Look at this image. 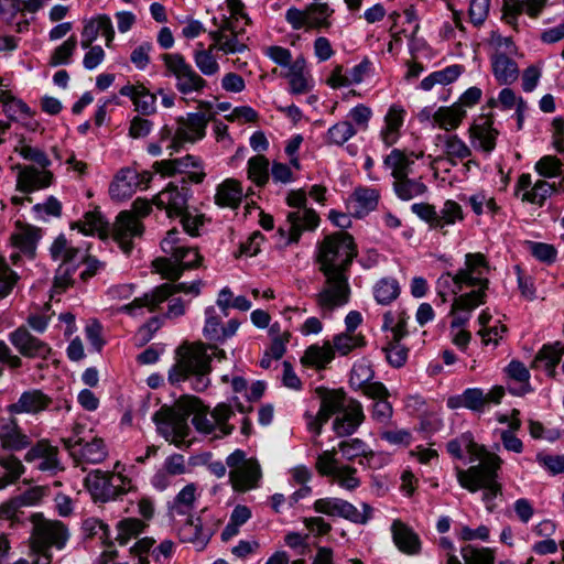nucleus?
<instances>
[{
	"mask_svg": "<svg viewBox=\"0 0 564 564\" xmlns=\"http://www.w3.org/2000/svg\"><path fill=\"white\" fill-rule=\"evenodd\" d=\"M463 449L470 455V462L478 460L479 463L466 470L457 469V480L463 488L470 492L482 489V500L487 509L492 511L495 508L492 501L501 494V486L497 481V471L502 460L498 455L487 452L484 446L476 444L470 433H464L447 443L448 453L456 458L463 457Z\"/></svg>",
	"mask_w": 564,
	"mask_h": 564,
	"instance_id": "3",
	"label": "nucleus"
},
{
	"mask_svg": "<svg viewBox=\"0 0 564 564\" xmlns=\"http://www.w3.org/2000/svg\"><path fill=\"white\" fill-rule=\"evenodd\" d=\"M373 370L366 360L356 362L350 372L349 383L355 390H361L367 397H382L387 388L381 382H371Z\"/></svg>",
	"mask_w": 564,
	"mask_h": 564,
	"instance_id": "28",
	"label": "nucleus"
},
{
	"mask_svg": "<svg viewBox=\"0 0 564 564\" xmlns=\"http://www.w3.org/2000/svg\"><path fill=\"white\" fill-rule=\"evenodd\" d=\"M335 357L334 349L329 341H325L322 346L311 345L306 348L301 362L316 369H324Z\"/></svg>",
	"mask_w": 564,
	"mask_h": 564,
	"instance_id": "46",
	"label": "nucleus"
},
{
	"mask_svg": "<svg viewBox=\"0 0 564 564\" xmlns=\"http://www.w3.org/2000/svg\"><path fill=\"white\" fill-rule=\"evenodd\" d=\"M115 34L110 17L107 14H98L84 20L80 45L82 47H88L96 41L98 35H101L105 37L106 46L110 48L112 47Z\"/></svg>",
	"mask_w": 564,
	"mask_h": 564,
	"instance_id": "26",
	"label": "nucleus"
},
{
	"mask_svg": "<svg viewBox=\"0 0 564 564\" xmlns=\"http://www.w3.org/2000/svg\"><path fill=\"white\" fill-rule=\"evenodd\" d=\"M226 465L230 468L229 479L236 491L246 492L258 486L261 478L260 465L253 458H246L242 451L231 453Z\"/></svg>",
	"mask_w": 564,
	"mask_h": 564,
	"instance_id": "12",
	"label": "nucleus"
},
{
	"mask_svg": "<svg viewBox=\"0 0 564 564\" xmlns=\"http://www.w3.org/2000/svg\"><path fill=\"white\" fill-rule=\"evenodd\" d=\"M364 345L365 341L361 336L346 332L334 337L332 347L334 352L337 351L341 356H346L355 348L361 347Z\"/></svg>",
	"mask_w": 564,
	"mask_h": 564,
	"instance_id": "62",
	"label": "nucleus"
},
{
	"mask_svg": "<svg viewBox=\"0 0 564 564\" xmlns=\"http://www.w3.org/2000/svg\"><path fill=\"white\" fill-rule=\"evenodd\" d=\"M243 197L241 183L234 178H227L218 185L215 194V203L220 207L237 208Z\"/></svg>",
	"mask_w": 564,
	"mask_h": 564,
	"instance_id": "43",
	"label": "nucleus"
},
{
	"mask_svg": "<svg viewBox=\"0 0 564 564\" xmlns=\"http://www.w3.org/2000/svg\"><path fill=\"white\" fill-rule=\"evenodd\" d=\"M465 117L466 109H462L459 105L440 107L433 112V126L445 131H453L460 126Z\"/></svg>",
	"mask_w": 564,
	"mask_h": 564,
	"instance_id": "42",
	"label": "nucleus"
},
{
	"mask_svg": "<svg viewBox=\"0 0 564 564\" xmlns=\"http://www.w3.org/2000/svg\"><path fill=\"white\" fill-rule=\"evenodd\" d=\"M400 294V285L395 279L383 278L373 286L376 301L381 305H388Z\"/></svg>",
	"mask_w": 564,
	"mask_h": 564,
	"instance_id": "54",
	"label": "nucleus"
},
{
	"mask_svg": "<svg viewBox=\"0 0 564 564\" xmlns=\"http://www.w3.org/2000/svg\"><path fill=\"white\" fill-rule=\"evenodd\" d=\"M214 51H216V48H212V44L208 48H205L203 43H198L194 51L193 58L195 65L205 76H214L219 72L220 67L214 55Z\"/></svg>",
	"mask_w": 564,
	"mask_h": 564,
	"instance_id": "49",
	"label": "nucleus"
},
{
	"mask_svg": "<svg viewBox=\"0 0 564 564\" xmlns=\"http://www.w3.org/2000/svg\"><path fill=\"white\" fill-rule=\"evenodd\" d=\"M555 191L554 184L544 180H538L530 191L522 194L521 199L541 206Z\"/></svg>",
	"mask_w": 564,
	"mask_h": 564,
	"instance_id": "58",
	"label": "nucleus"
},
{
	"mask_svg": "<svg viewBox=\"0 0 564 564\" xmlns=\"http://www.w3.org/2000/svg\"><path fill=\"white\" fill-rule=\"evenodd\" d=\"M77 47V40L74 35L57 46L50 57L51 66L65 65L70 62V57Z\"/></svg>",
	"mask_w": 564,
	"mask_h": 564,
	"instance_id": "63",
	"label": "nucleus"
},
{
	"mask_svg": "<svg viewBox=\"0 0 564 564\" xmlns=\"http://www.w3.org/2000/svg\"><path fill=\"white\" fill-rule=\"evenodd\" d=\"M448 406L452 409L463 406L471 411L480 412L486 406V397L481 389H467L460 397L451 399L448 401Z\"/></svg>",
	"mask_w": 564,
	"mask_h": 564,
	"instance_id": "51",
	"label": "nucleus"
},
{
	"mask_svg": "<svg viewBox=\"0 0 564 564\" xmlns=\"http://www.w3.org/2000/svg\"><path fill=\"white\" fill-rule=\"evenodd\" d=\"M289 224L288 232L283 228H279L278 232L286 236L285 245L299 242L304 231H313L319 225V216L313 208H300L292 210L286 215Z\"/></svg>",
	"mask_w": 564,
	"mask_h": 564,
	"instance_id": "19",
	"label": "nucleus"
},
{
	"mask_svg": "<svg viewBox=\"0 0 564 564\" xmlns=\"http://www.w3.org/2000/svg\"><path fill=\"white\" fill-rule=\"evenodd\" d=\"M158 433L176 447L186 443L189 434V426L185 415H181L171 409H161L153 415Z\"/></svg>",
	"mask_w": 564,
	"mask_h": 564,
	"instance_id": "17",
	"label": "nucleus"
},
{
	"mask_svg": "<svg viewBox=\"0 0 564 564\" xmlns=\"http://www.w3.org/2000/svg\"><path fill=\"white\" fill-rule=\"evenodd\" d=\"M338 451L347 460H352L357 457H372L373 452L369 449L364 441L360 438H350L343 441L338 444Z\"/></svg>",
	"mask_w": 564,
	"mask_h": 564,
	"instance_id": "59",
	"label": "nucleus"
},
{
	"mask_svg": "<svg viewBox=\"0 0 564 564\" xmlns=\"http://www.w3.org/2000/svg\"><path fill=\"white\" fill-rule=\"evenodd\" d=\"M348 401L349 399L346 398L341 390L326 391L322 395L321 409L318 411L321 423L317 426V434L321 433L323 424L326 423L333 414H338Z\"/></svg>",
	"mask_w": 564,
	"mask_h": 564,
	"instance_id": "39",
	"label": "nucleus"
},
{
	"mask_svg": "<svg viewBox=\"0 0 564 564\" xmlns=\"http://www.w3.org/2000/svg\"><path fill=\"white\" fill-rule=\"evenodd\" d=\"M213 24L215 30L209 31L212 39V48L223 52L224 54H237L247 51L248 45L243 40L245 30L238 29L237 24H232V19L223 15L220 19L214 18Z\"/></svg>",
	"mask_w": 564,
	"mask_h": 564,
	"instance_id": "15",
	"label": "nucleus"
},
{
	"mask_svg": "<svg viewBox=\"0 0 564 564\" xmlns=\"http://www.w3.org/2000/svg\"><path fill=\"white\" fill-rule=\"evenodd\" d=\"M213 535L212 528H206L202 518L189 519L180 529V536L182 541L195 544L198 547H204Z\"/></svg>",
	"mask_w": 564,
	"mask_h": 564,
	"instance_id": "44",
	"label": "nucleus"
},
{
	"mask_svg": "<svg viewBox=\"0 0 564 564\" xmlns=\"http://www.w3.org/2000/svg\"><path fill=\"white\" fill-rule=\"evenodd\" d=\"M158 208L165 209L169 217H178L187 209V191L170 183L154 198Z\"/></svg>",
	"mask_w": 564,
	"mask_h": 564,
	"instance_id": "31",
	"label": "nucleus"
},
{
	"mask_svg": "<svg viewBox=\"0 0 564 564\" xmlns=\"http://www.w3.org/2000/svg\"><path fill=\"white\" fill-rule=\"evenodd\" d=\"M423 151H405L401 149H393L383 159V165L391 171V176L397 180L408 176L412 172L414 161L423 158Z\"/></svg>",
	"mask_w": 564,
	"mask_h": 564,
	"instance_id": "34",
	"label": "nucleus"
},
{
	"mask_svg": "<svg viewBox=\"0 0 564 564\" xmlns=\"http://www.w3.org/2000/svg\"><path fill=\"white\" fill-rule=\"evenodd\" d=\"M393 188L402 200H410L426 193L427 186L421 178H410L409 175L394 180Z\"/></svg>",
	"mask_w": 564,
	"mask_h": 564,
	"instance_id": "48",
	"label": "nucleus"
},
{
	"mask_svg": "<svg viewBox=\"0 0 564 564\" xmlns=\"http://www.w3.org/2000/svg\"><path fill=\"white\" fill-rule=\"evenodd\" d=\"M50 256L59 264H78V259L83 258V251L74 247L64 235H59L50 247Z\"/></svg>",
	"mask_w": 564,
	"mask_h": 564,
	"instance_id": "41",
	"label": "nucleus"
},
{
	"mask_svg": "<svg viewBox=\"0 0 564 564\" xmlns=\"http://www.w3.org/2000/svg\"><path fill=\"white\" fill-rule=\"evenodd\" d=\"M41 237V229L18 223L11 235L12 247L17 250V252L11 254V261L17 264L21 256L33 259L36 252V245Z\"/></svg>",
	"mask_w": 564,
	"mask_h": 564,
	"instance_id": "23",
	"label": "nucleus"
},
{
	"mask_svg": "<svg viewBox=\"0 0 564 564\" xmlns=\"http://www.w3.org/2000/svg\"><path fill=\"white\" fill-rule=\"evenodd\" d=\"M176 165L180 174H186L188 180L195 184L202 183L206 176L203 161L194 155L188 154L177 159Z\"/></svg>",
	"mask_w": 564,
	"mask_h": 564,
	"instance_id": "53",
	"label": "nucleus"
},
{
	"mask_svg": "<svg viewBox=\"0 0 564 564\" xmlns=\"http://www.w3.org/2000/svg\"><path fill=\"white\" fill-rule=\"evenodd\" d=\"M72 229H78L84 235L97 234L101 239L109 235V225L98 210L87 212L83 219L70 225Z\"/></svg>",
	"mask_w": 564,
	"mask_h": 564,
	"instance_id": "45",
	"label": "nucleus"
},
{
	"mask_svg": "<svg viewBox=\"0 0 564 564\" xmlns=\"http://www.w3.org/2000/svg\"><path fill=\"white\" fill-rule=\"evenodd\" d=\"M564 354V345L554 343L552 345H544L535 355L532 367L543 369L547 376L554 377L556 373V366Z\"/></svg>",
	"mask_w": 564,
	"mask_h": 564,
	"instance_id": "38",
	"label": "nucleus"
},
{
	"mask_svg": "<svg viewBox=\"0 0 564 564\" xmlns=\"http://www.w3.org/2000/svg\"><path fill=\"white\" fill-rule=\"evenodd\" d=\"M52 404V398L40 389H29L23 391L18 400L7 406V412L11 415H37L48 409Z\"/></svg>",
	"mask_w": 564,
	"mask_h": 564,
	"instance_id": "24",
	"label": "nucleus"
},
{
	"mask_svg": "<svg viewBox=\"0 0 564 564\" xmlns=\"http://www.w3.org/2000/svg\"><path fill=\"white\" fill-rule=\"evenodd\" d=\"M361 507L362 511H359L349 501L336 497L317 499L313 506L317 513L344 518L356 524H366L372 518L373 509L366 502L361 503Z\"/></svg>",
	"mask_w": 564,
	"mask_h": 564,
	"instance_id": "16",
	"label": "nucleus"
},
{
	"mask_svg": "<svg viewBox=\"0 0 564 564\" xmlns=\"http://www.w3.org/2000/svg\"><path fill=\"white\" fill-rule=\"evenodd\" d=\"M62 442L77 466L100 464L108 456L104 440L93 435L90 431L87 435L85 427L79 424H76L72 435Z\"/></svg>",
	"mask_w": 564,
	"mask_h": 564,
	"instance_id": "9",
	"label": "nucleus"
},
{
	"mask_svg": "<svg viewBox=\"0 0 564 564\" xmlns=\"http://www.w3.org/2000/svg\"><path fill=\"white\" fill-rule=\"evenodd\" d=\"M391 535L398 550L406 555H417L421 552V539L406 523L395 519L391 523Z\"/></svg>",
	"mask_w": 564,
	"mask_h": 564,
	"instance_id": "33",
	"label": "nucleus"
},
{
	"mask_svg": "<svg viewBox=\"0 0 564 564\" xmlns=\"http://www.w3.org/2000/svg\"><path fill=\"white\" fill-rule=\"evenodd\" d=\"M177 354L178 359L169 372V380L172 383H178L189 379L192 388L197 392L206 390L210 383L213 357L218 359L226 357L223 349L200 341L181 346Z\"/></svg>",
	"mask_w": 564,
	"mask_h": 564,
	"instance_id": "4",
	"label": "nucleus"
},
{
	"mask_svg": "<svg viewBox=\"0 0 564 564\" xmlns=\"http://www.w3.org/2000/svg\"><path fill=\"white\" fill-rule=\"evenodd\" d=\"M111 234L121 250L129 254L133 248L132 240L143 234V225L131 212L123 210L117 216Z\"/></svg>",
	"mask_w": 564,
	"mask_h": 564,
	"instance_id": "20",
	"label": "nucleus"
},
{
	"mask_svg": "<svg viewBox=\"0 0 564 564\" xmlns=\"http://www.w3.org/2000/svg\"><path fill=\"white\" fill-rule=\"evenodd\" d=\"M357 133L350 121L344 120L333 124L326 132V143L343 145Z\"/></svg>",
	"mask_w": 564,
	"mask_h": 564,
	"instance_id": "56",
	"label": "nucleus"
},
{
	"mask_svg": "<svg viewBox=\"0 0 564 564\" xmlns=\"http://www.w3.org/2000/svg\"><path fill=\"white\" fill-rule=\"evenodd\" d=\"M490 62L494 76L500 85H510L518 79L519 68L510 56L492 54Z\"/></svg>",
	"mask_w": 564,
	"mask_h": 564,
	"instance_id": "40",
	"label": "nucleus"
},
{
	"mask_svg": "<svg viewBox=\"0 0 564 564\" xmlns=\"http://www.w3.org/2000/svg\"><path fill=\"white\" fill-rule=\"evenodd\" d=\"M282 76L288 79L289 90L293 95H303L313 88V79L304 56L296 57Z\"/></svg>",
	"mask_w": 564,
	"mask_h": 564,
	"instance_id": "32",
	"label": "nucleus"
},
{
	"mask_svg": "<svg viewBox=\"0 0 564 564\" xmlns=\"http://www.w3.org/2000/svg\"><path fill=\"white\" fill-rule=\"evenodd\" d=\"M489 270L482 253H467L464 268L456 274L444 273L436 281V292L441 303L447 302V293L457 294L465 288L474 289L455 297L452 304L451 313L454 315L452 329H457L453 333V343L460 349H465L470 341V333L460 327L469 319V313L485 303Z\"/></svg>",
	"mask_w": 564,
	"mask_h": 564,
	"instance_id": "1",
	"label": "nucleus"
},
{
	"mask_svg": "<svg viewBox=\"0 0 564 564\" xmlns=\"http://www.w3.org/2000/svg\"><path fill=\"white\" fill-rule=\"evenodd\" d=\"M162 251L169 257H161L153 261V268L164 279L176 281L184 270L199 265L202 257L196 248L189 247L182 238V232L171 229L161 241Z\"/></svg>",
	"mask_w": 564,
	"mask_h": 564,
	"instance_id": "5",
	"label": "nucleus"
},
{
	"mask_svg": "<svg viewBox=\"0 0 564 564\" xmlns=\"http://www.w3.org/2000/svg\"><path fill=\"white\" fill-rule=\"evenodd\" d=\"M32 444L31 437L19 425L15 417L0 419V445L10 452L23 451Z\"/></svg>",
	"mask_w": 564,
	"mask_h": 564,
	"instance_id": "29",
	"label": "nucleus"
},
{
	"mask_svg": "<svg viewBox=\"0 0 564 564\" xmlns=\"http://www.w3.org/2000/svg\"><path fill=\"white\" fill-rule=\"evenodd\" d=\"M126 467L117 462L111 471L93 470L85 478V485L97 501H110L133 490L132 479L126 474Z\"/></svg>",
	"mask_w": 564,
	"mask_h": 564,
	"instance_id": "8",
	"label": "nucleus"
},
{
	"mask_svg": "<svg viewBox=\"0 0 564 564\" xmlns=\"http://www.w3.org/2000/svg\"><path fill=\"white\" fill-rule=\"evenodd\" d=\"M330 477L340 488L348 491L356 490L361 484L357 469L349 465L339 464Z\"/></svg>",
	"mask_w": 564,
	"mask_h": 564,
	"instance_id": "55",
	"label": "nucleus"
},
{
	"mask_svg": "<svg viewBox=\"0 0 564 564\" xmlns=\"http://www.w3.org/2000/svg\"><path fill=\"white\" fill-rule=\"evenodd\" d=\"M365 420L362 406L359 401L349 399L345 408L337 414L333 430L337 436H348L356 432Z\"/></svg>",
	"mask_w": 564,
	"mask_h": 564,
	"instance_id": "30",
	"label": "nucleus"
},
{
	"mask_svg": "<svg viewBox=\"0 0 564 564\" xmlns=\"http://www.w3.org/2000/svg\"><path fill=\"white\" fill-rule=\"evenodd\" d=\"M207 119L203 113H189L178 121L171 148L178 151L185 143H195L205 137Z\"/></svg>",
	"mask_w": 564,
	"mask_h": 564,
	"instance_id": "21",
	"label": "nucleus"
},
{
	"mask_svg": "<svg viewBox=\"0 0 564 564\" xmlns=\"http://www.w3.org/2000/svg\"><path fill=\"white\" fill-rule=\"evenodd\" d=\"M248 177L258 186H263L269 180V160L256 155L248 161Z\"/></svg>",
	"mask_w": 564,
	"mask_h": 564,
	"instance_id": "60",
	"label": "nucleus"
},
{
	"mask_svg": "<svg viewBox=\"0 0 564 564\" xmlns=\"http://www.w3.org/2000/svg\"><path fill=\"white\" fill-rule=\"evenodd\" d=\"M270 334L272 336V344L268 352L273 359L279 360L285 352V345L289 343L291 334L289 332L280 333V326L278 324L271 326Z\"/></svg>",
	"mask_w": 564,
	"mask_h": 564,
	"instance_id": "64",
	"label": "nucleus"
},
{
	"mask_svg": "<svg viewBox=\"0 0 564 564\" xmlns=\"http://www.w3.org/2000/svg\"><path fill=\"white\" fill-rule=\"evenodd\" d=\"M121 96L129 97L137 111L149 116L156 110V95L152 94L143 84H127L119 90Z\"/></svg>",
	"mask_w": 564,
	"mask_h": 564,
	"instance_id": "36",
	"label": "nucleus"
},
{
	"mask_svg": "<svg viewBox=\"0 0 564 564\" xmlns=\"http://www.w3.org/2000/svg\"><path fill=\"white\" fill-rule=\"evenodd\" d=\"M332 9L326 2H314L304 9L291 7L285 12V20L293 30H321L332 26Z\"/></svg>",
	"mask_w": 564,
	"mask_h": 564,
	"instance_id": "11",
	"label": "nucleus"
},
{
	"mask_svg": "<svg viewBox=\"0 0 564 564\" xmlns=\"http://www.w3.org/2000/svg\"><path fill=\"white\" fill-rule=\"evenodd\" d=\"M411 209L417 217L426 221L432 229L438 230L443 235L447 234V227L464 220L462 206L452 199H447L440 210L426 203L413 204Z\"/></svg>",
	"mask_w": 564,
	"mask_h": 564,
	"instance_id": "13",
	"label": "nucleus"
},
{
	"mask_svg": "<svg viewBox=\"0 0 564 564\" xmlns=\"http://www.w3.org/2000/svg\"><path fill=\"white\" fill-rule=\"evenodd\" d=\"M199 284V281H195L191 284L184 282L177 284L164 283L156 286L151 292L145 293L143 296L134 299L131 303L121 306L118 311L133 315L135 310L145 307L150 312H153L161 303L175 293L184 292L198 295L200 292Z\"/></svg>",
	"mask_w": 564,
	"mask_h": 564,
	"instance_id": "14",
	"label": "nucleus"
},
{
	"mask_svg": "<svg viewBox=\"0 0 564 564\" xmlns=\"http://www.w3.org/2000/svg\"><path fill=\"white\" fill-rule=\"evenodd\" d=\"M468 133L475 149L486 154L494 151L499 132L494 128V120L490 116L478 117L469 127Z\"/></svg>",
	"mask_w": 564,
	"mask_h": 564,
	"instance_id": "25",
	"label": "nucleus"
},
{
	"mask_svg": "<svg viewBox=\"0 0 564 564\" xmlns=\"http://www.w3.org/2000/svg\"><path fill=\"white\" fill-rule=\"evenodd\" d=\"M379 197V192L375 188L357 187L350 197V203L354 204L355 214L361 217L376 209Z\"/></svg>",
	"mask_w": 564,
	"mask_h": 564,
	"instance_id": "47",
	"label": "nucleus"
},
{
	"mask_svg": "<svg viewBox=\"0 0 564 564\" xmlns=\"http://www.w3.org/2000/svg\"><path fill=\"white\" fill-rule=\"evenodd\" d=\"M33 528L31 533L32 550L37 553V564H51L50 547L62 550L69 533L66 525L57 520H50L42 514H33L31 518Z\"/></svg>",
	"mask_w": 564,
	"mask_h": 564,
	"instance_id": "7",
	"label": "nucleus"
},
{
	"mask_svg": "<svg viewBox=\"0 0 564 564\" xmlns=\"http://www.w3.org/2000/svg\"><path fill=\"white\" fill-rule=\"evenodd\" d=\"M58 454L59 452L56 446H53L47 440H41L29 448L24 455V460L26 463L37 462L36 468L39 470L54 475L63 470Z\"/></svg>",
	"mask_w": 564,
	"mask_h": 564,
	"instance_id": "22",
	"label": "nucleus"
},
{
	"mask_svg": "<svg viewBox=\"0 0 564 564\" xmlns=\"http://www.w3.org/2000/svg\"><path fill=\"white\" fill-rule=\"evenodd\" d=\"M357 254L354 238L344 231L327 235L318 242L316 263L324 276V283L315 295V302L323 312H333L348 303L349 272Z\"/></svg>",
	"mask_w": 564,
	"mask_h": 564,
	"instance_id": "2",
	"label": "nucleus"
},
{
	"mask_svg": "<svg viewBox=\"0 0 564 564\" xmlns=\"http://www.w3.org/2000/svg\"><path fill=\"white\" fill-rule=\"evenodd\" d=\"M10 341L24 357L45 359L51 354V347L33 336L25 327L21 326L10 334Z\"/></svg>",
	"mask_w": 564,
	"mask_h": 564,
	"instance_id": "27",
	"label": "nucleus"
},
{
	"mask_svg": "<svg viewBox=\"0 0 564 564\" xmlns=\"http://www.w3.org/2000/svg\"><path fill=\"white\" fill-rule=\"evenodd\" d=\"M152 176L149 172L139 173L134 169H123L109 187L110 196L117 200L129 198L138 188H145Z\"/></svg>",
	"mask_w": 564,
	"mask_h": 564,
	"instance_id": "18",
	"label": "nucleus"
},
{
	"mask_svg": "<svg viewBox=\"0 0 564 564\" xmlns=\"http://www.w3.org/2000/svg\"><path fill=\"white\" fill-rule=\"evenodd\" d=\"M52 181L53 174L50 171L26 166L19 172L17 188L22 193H32L48 187Z\"/></svg>",
	"mask_w": 564,
	"mask_h": 564,
	"instance_id": "37",
	"label": "nucleus"
},
{
	"mask_svg": "<svg viewBox=\"0 0 564 564\" xmlns=\"http://www.w3.org/2000/svg\"><path fill=\"white\" fill-rule=\"evenodd\" d=\"M177 404L185 414H193L192 423L198 433L213 438H223L234 431V425L228 423L234 411L227 403H219L209 411V408L203 404L198 398L185 395L178 400Z\"/></svg>",
	"mask_w": 564,
	"mask_h": 564,
	"instance_id": "6",
	"label": "nucleus"
},
{
	"mask_svg": "<svg viewBox=\"0 0 564 564\" xmlns=\"http://www.w3.org/2000/svg\"><path fill=\"white\" fill-rule=\"evenodd\" d=\"M165 75L175 79V87L182 95L199 94L207 83L180 53L162 55Z\"/></svg>",
	"mask_w": 564,
	"mask_h": 564,
	"instance_id": "10",
	"label": "nucleus"
},
{
	"mask_svg": "<svg viewBox=\"0 0 564 564\" xmlns=\"http://www.w3.org/2000/svg\"><path fill=\"white\" fill-rule=\"evenodd\" d=\"M148 523L138 518H126L120 520L117 525L116 540L120 545H127L129 541L137 538L145 531Z\"/></svg>",
	"mask_w": 564,
	"mask_h": 564,
	"instance_id": "50",
	"label": "nucleus"
},
{
	"mask_svg": "<svg viewBox=\"0 0 564 564\" xmlns=\"http://www.w3.org/2000/svg\"><path fill=\"white\" fill-rule=\"evenodd\" d=\"M205 325L203 328V334L208 340L219 341L220 335H224L223 330V317L224 315L217 314L215 307L209 306L205 310Z\"/></svg>",
	"mask_w": 564,
	"mask_h": 564,
	"instance_id": "61",
	"label": "nucleus"
},
{
	"mask_svg": "<svg viewBox=\"0 0 564 564\" xmlns=\"http://www.w3.org/2000/svg\"><path fill=\"white\" fill-rule=\"evenodd\" d=\"M197 496V486L195 484L186 485L174 498L171 510L178 514L188 513L195 503Z\"/></svg>",
	"mask_w": 564,
	"mask_h": 564,
	"instance_id": "57",
	"label": "nucleus"
},
{
	"mask_svg": "<svg viewBox=\"0 0 564 564\" xmlns=\"http://www.w3.org/2000/svg\"><path fill=\"white\" fill-rule=\"evenodd\" d=\"M508 377L519 383L517 388H509V391L516 395H522L531 390L530 372L528 368L518 360H512L506 368Z\"/></svg>",
	"mask_w": 564,
	"mask_h": 564,
	"instance_id": "52",
	"label": "nucleus"
},
{
	"mask_svg": "<svg viewBox=\"0 0 564 564\" xmlns=\"http://www.w3.org/2000/svg\"><path fill=\"white\" fill-rule=\"evenodd\" d=\"M405 109L400 105H391L384 116L383 127L380 130L379 138L387 148L398 142L401 135V128L405 119Z\"/></svg>",
	"mask_w": 564,
	"mask_h": 564,
	"instance_id": "35",
	"label": "nucleus"
}]
</instances>
